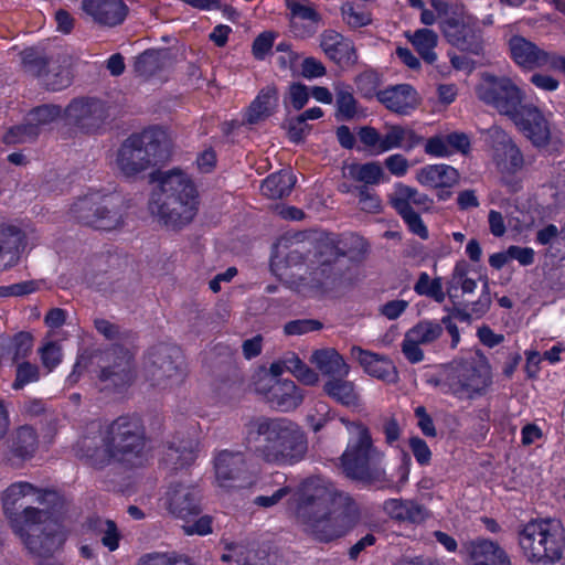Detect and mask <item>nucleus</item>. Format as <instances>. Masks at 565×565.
Returning <instances> with one entry per match:
<instances>
[{
	"label": "nucleus",
	"instance_id": "nucleus-54",
	"mask_svg": "<svg viewBox=\"0 0 565 565\" xmlns=\"http://www.w3.org/2000/svg\"><path fill=\"white\" fill-rule=\"evenodd\" d=\"M226 547L232 552L233 562L237 563L238 565H269L268 555L266 553H263L260 563H253L252 556H258L256 550H249L247 546L238 543H232Z\"/></svg>",
	"mask_w": 565,
	"mask_h": 565
},
{
	"label": "nucleus",
	"instance_id": "nucleus-25",
	"mask_svg": "<svg viewBox=\"0 0 565 565\" xmlns=\"http://www.w3.org/2000/svg\"><path fill=\"white\" fill-rule=\"evenodd\" d=\"M509 50L514 63L530 71L548 66L553 54L521 35H513L509 40Z\"/></svg>",
	"mask_w": 565,
	"mask_h": 565
},
{
	"label": "nucleus",
	"instance_id": "nucleus-47",
	"mask_svg": "<svg viewBox=\"0 0 565 565\" xmlns=\"http://www.w3.org/2000/svg\"><path fill=\"white\" fill-rule=\"evenodd\" d=\"M444 328L441 324L430 320H423L411 328L406 334L420 345L435 342L441 334Z\"/></svg>",
	"mask_w": 565,
	"mask_h": 565
},
{
	"label": "nucleus",
	"instance_id": "nucleus-62",
	"mask_svg": "<svg viewBox=\"0 0 565 565\" xmlns=\"http://www.w3.org/2000/svg\"><path fill=\"white\" fill-rule=\"evenodd\" d=\"M42 364L49 370L52 371L56 367L62 360V349L61 345L56 342H47L40 350Z\"/></svg>",
	"mask_w": 565,
	"mask_h": 565
},
{
	"label": "nucleus",
	"instance_id": "nucleus-17",
	"mask_svg": "<svg viewBox=\"0 0 565 565\" xmlns=\"http://www.w3.org/2000/svg\"><path fill=\"white\" fill-rule=\"evenodd\" d=\"M441 30L447 41L460 51L475 55L482 52V28L478 18L471 14L447 18L443 22Z\"/></svg>",
	"mask_w": 565,
	"mask_h": 565
},
{
	"label": "nucleus",
	"instance_id": "nucleus-38",
	"mask_svg": "<svg viewBox=\"0 0 565 565\" xmlns=\"http://www.w3.org/2000/svg\"><path fill=\"white\" fill-rule=\"evenodd\" d=\"M323 392L344 407L355 409L361 405V398L353 382L343 380V377L329 379L323 384Z\"/></svg>",
	"mask_w": 565,
	"mask_h": 565
},
{
	"label": "nucleus",
	"instance_id": "nucleus-5",
	"mask_svg": "<svg viewBox=\"0 0 565 565\" xmlns=\"http://www.w3.org/2000/svg\"><path fill=\"white\" fill-rule=\"evenodd\" d=\"M170 157V140L167 132L158 127L145 129L128 137L117 153L120 172L132 178L167 161Z\"/></svg>",
	"mask_w": 565,
	"mask_h": 565
},
{
	"label": "nucleus",
	"instance_id": "nucleus-45",
	"mask_svg": "<svg viewBox=\"0 0 565 565\" xmlns=\"http://www.w3.org/2000/svg\"><path fill=\"white\" fill-rule=\"evenodd\" d=\"M437 34L429 29H419L409 36V41L416 47L420 57L433 64L437 60L434 49L437 45Z\"/></svg>",
	"mask_w": 565,
	"mask_h": 565
},
{
	"label": "nucleus",
	"instance_id": "nucleus-46",
	"mask_svg": "<svg viewBox=\"0 0 565 565\" xmlns=\"http://www.w3.org/2000/svg\"><path fill=\"white\" fill-rule=\"evenodd\" d=\"M43 85L50 90L57 92L68 87L72 83V74L67 66L52 61L42 78Z\"/></svg>",
	"mask_w": 565,
	"mask_h": 565
},
{
	"label": "nucleus",
	"instance_id": "nucleus-35",
	"mask_svg": "<svg viewBox=\"0 0 565 565\" xmlns=\"http://www.w3.org/2000/svg\"><path fill=\"white\" fill-rule=\"evenodd\" d=\"M383 509L391 519L399 522L420 523L427 518V510L413 500L388 499Z\"/></svg>",
	"mask_w": 565,
	"mask_h": 565
},
{
	"label": "nucleus",
	"instance_id": "nucleus-39",
	"mask_svg": "<svg viewBox=\"0 0 565 565\" xmlns=\"http://www.w3.org/2000/svg\"><path fill=\"white\" fill-rule=\"evenodd\" d=\"M170 65L169 53L164 50H148L140 54L134 68L138 76L150 78L160 74Z\"/></svg>",
	"mask_w": 565,
	"mask_h": 565
},
{
	"label": "nucleus",
	"instance_id": "nucleus-51",
	"mask_svg": "<svg viewBox=\"0 0 565 565\" xmlns=\"http://www.w3.org/2000/svg\"><path fill=\"white\" fill-rule=\"evenodd\" d=\"M354 84L362 97L366 99L374 96L377 97L380 92L379 87L381 86V76L375 71H365L355 77Z\"/></svg>",
	"mask_w": 565,
	"mask_h": 565
},
{
	"label": "nucleus",
	"instance_id": "nucleus-44",
	"mask_svg": "<svg viewBox=\"0 0 565 565\" xmlns=\"http://www.w3.org/2000/svg\"><path fill=\"white\" fill-rule=\"evenodd\" d=\"M335 90V117L339 120H351L358 114V102L353 96L351 86L337 84Z\"/></svg>",
	"mask_w": 565,
	"mask_h": 565
},
{
	"label": "nucleus",
	"instance_id": "nucleus-11",
	"mask_svg": "<svg viewBox=\"0 0 565 565\" xmlns=\"http://www.w3.org/2000/svg\"><path fill=\"white\" fill-rule=\"evenodd\" d=\"M339 244L330 239L319 245L310 269V280L315 287L332 289L345 277L349 263L347 252Z\"/></svg>",
	"mask_w": 565,
	"mask_h": 565
},
{
	"label": "nucleus",
	"instance_id": "nucleus-7",
	"mask_svg": "<svg viewBox=\"0 0 565 565\" xmlns=\"http://www.w3.org/2000/svg\"><path fill=\"white\" fill-rule=\"evenodd\" d=\"M102 440L109 458L129 466L141 463L147 438L138 418L118 417L107 426Z\"/></svg>",
	"mask_w": 565,
	"mask_h": 565
},
{
	"label": "nucleus",
	"instance_id": "nucleus-1",
	"mask_svg": "<svg viewBox=\"0 0 565 565\" xmlns=\"http://www.w3.org/2000/svg\"><path fill=\"white\" fill-rule=\"evenodd\" d=\"M294 515L311 539L331 543L360 523L361 508L349 492L324 478L311 477L299 487Z\"/></svg>",
	"mask_w": 565,
	"mask_h": 565
},
{
	"label": "nucleus",
	"instance_id": "nucleus-12",
	"mask_svg": "<svg viewBox=\"0 0 565 565\" xmlns=\"http://www.w3.org/2000/svg\"><path fill=\"white\" fill-rule=\"evenodd\" d=\"M182 352L177 347L159 345L149 353L147 380L153 387L171 388L182 383L185 374Z\"/></svg>",
	"mask_w": 565,
	"mask_h": 565
},
{
	"label": "nucleus",
	"instance_id": "nucleus-27",
	"mask_svg": "<svg viewBox=\"0 0 565 565\" xmlns=\"http://www.w3.org/2000/svg\"><path fill=\"white\" fill-rule=\"evenodd\" d=\"M388 202L398 215L413 211H429L434 204L427 194L401 182L396 183L388 194Z\"/></svg>",
	"mask_w": 565,
	"mask_h": 565
},
{
	"label": "nucleus",
	"instance_id": "nucleus-4",
	"mask_svg": "<svg viewBox=\"0 0 565 565\" xmlns=\"http://www.w3.org/2000/svg\"><path fill=\"white\" fill-rule=\"evenodd\" d=\"M437 385L444 394L460 401L483 396L492 385L489 361L479 350L455 360L444 370Z\"/></svg>",
	"mask_w": 565,
	"mask_h": 565
},
{
	"label": "nucleus",
	"instance_id": "nucleus-28",
	"mask_svg": "<svg viewBox=\"0 0 565 565\" xmlns=\"http://www.w3.org/2000/svg\"><path fill=\"white\" fill-rule=\"evenodd\" d=\"M198 440L184 435H175L168 441L163 455V463L171 470L182 469L194 462L198 452Z\"/></svg>",
	"mask_w": 565,
	"mask_h": 565
},
{
	"label": "nucleus",
	"instance_id": "nucleus-22",
	"mask_svg": "<svg viewBox=\"0 0 565 565\" xmlns=\"http://www.w3.org/2000/svg\"><path fill=\"white\" fill-rule=\"evenodd\" d=\"M167 507L175 518L188 521L201 514V492L190 484L177 483L167 492Z\"/></svg>",
	"mask_w": 565,
	"mask_h": 565
},
{
	"label": "nucleus",
	"instance_id": "nucleus-55",
	"mask_svg": "<svg viewBox=\"0 0 565 565\" xmlns=\"http://www.w3.org/2000/svg\"><path fill=\"white\" fill-rule=\"evenodd\" d=\"M40 377L39 367L29 362L19 363L15 372V380L12 383V388L21 390L29 383L36 382Z\"/></svg>",
	"mask_w": 565,
	"mask_h": 565
},
{
	"label": "nucleus",
	"instance_id": "nucleus-53",
	"mask_svg": "<svg viewBox=\"0 0 565 565\" xmlns=\"http://www.w3.org/2000/svg\"><path fill=\"white\" fill-rule=\"evenodd\" d=\"M139 565H193L186 557L175 552L151 553L142 556Z\"/></svg>",
	"mask_w": 565,
	"mask_h": 565
},
{
	"label": "nucleus",
	"instance_id": "nucleus-41",
	"mask_svg": "<svg viewBox=\"0 0 565 565\" xmlns=\"http://www.w3.org/2000/svg\"><path fill=\"white\" fill-rule=\"evenodd\" d=\"M278 102V89L274 85L263 88L254 102L250 104L246 119L249 124H257L269 117Z\"/></svg>",
	"mask_w": 565,
	"mask_h": 565
},
{
	"label": "nucleus",
	"instance_id": "nucleus-29",
	"mask_svg": "<svg viewBox=\"0 0 565 565\" xmlns=\"http://www.w3.org/2000/svg\"><path fill=\"white\" fill-rule=\"evenodd\" d=\"M287 8L290 11V31L295 36L305 39L313 35L318 31L321 15L312 6L288 1Z\"/></svg>",
	"mask_w": 565,
	"mask_h": 565
},
{
	"label": "nucleus",
	"instance_id": "nucleus-50",
	"mask_svg": "<svg viewBox=\"0 0 565 565\" xmlns=\"http://www.w3.org/2000/svg\"><path fill=\"white\" fill-rule=\"evenodd\" d=\"M331 407L324 401H316L306 416L308 425L315 433L321 430L330 420L333 419Z\"/></svg>",
	"mask_w": 565,
	"mask_h": 565
},
{
	"label": "nucleus",
	"instance_id": "nucleus-36",
	"mask_svg": "<svg viewBox=\"0 0 565 565\" xmlns=\"http://www.w3.org/2000/svg\"><path fill=\"white\" fill-rule=\"evenodd\" d=\"M39 448V435L31 425H22L13 430L10 438V451L21 460L31 459Z\"/></svg>",
	"mask_w": 565,
	"mask_h": 565
},
{
	"label": "nucleus",
	"instance_id": "nucleus-30",
	"mask_svg": "<svg viewBox=\"0 0 565 565\" xmlns=\"http://www.w3.org/2000/svg\"><path fill=\"white\" fill-rule=\"evenodd\" d=\"M267 402L279 412H291L303 402L302 391L290 380H276L266 393Z\"/></svg>",
	"mask_w": 565,
	"mask_h": 565
},
{
	"label": "nucleus",
	"instance_id": "nucleus-48",
	"mask_svg": "<svg viewBox=\"0 0 565 565\" xmlns=\"http://www.w3.org/2000/svg\"><path fill=\"white\" fill-rule=\"evenodd\" d=\"M414 291L419 296H425L435 300L438 303L444 302L446 295L443 290V281L440 277L434 279L423 271L419 274L417 281L414 285Z\"/></svg>",
	"mask_w": 565,
	"mask_h": 565
},
{
	"label": "nucleus",
	"instance_id": "nucleus-31",
	"mask_svg": "<svg viewBox=\"0 0 565 565\" xmlns=\"http://www.w3.org/2000/svg\"><path fill=\"white\" fill-rule=\"evenodd\" d=\"M377 99L388 110L398 115H408L419 104L416 90L408 84H399L380 90Z\"/></svg>",
	"mask_w": 565,
	"mask_h": 565
},
{
	"label": "nucleus",
	"instance_id": "nucleus-49",
	"mask_svg": "<svg viewBox=\"0 0 565 565\" xmlns=\"http://www.w3.org/2000/svg\"><path fill=\"white\" fill-rule=\"evenodd\" d=\"M87 525L95 533L103 534L102 543L108 547L109 551H115L118 547L119 535L114 521L92 518L88 520Z\"/></svg>",
	"mask_w": 565,
	"mask_h": 565
},
{
	"label": "nucleus",
	"instance_id": "nucleus-24",
	"mask_svg": "<svg viewBox=\"0 0 565 565\" xmlns=\"http://www.w3.org/2000/svg\"><path fill=\"white\" fill-rule=\"evenodd\" d=\"M149 209L167 227L180 230L194 220L199 210V198L171 201Z\"/></svg>",
	"mask_w": 565,
	"mask_h": 565
},
{
	"label": "nucleus",
	"instance_id": "nucleus-59",
	"mask_svg": "<svg viewBox=\"0 0 565 565\" xmlns=\"http://www.w3.org/2000/svg\"><path fill=\"white\" fill-rule=\"evenodd\" d=\"M395 148H403V127L392 125L386 127V132L381 135L380 151L386 152Z\"/></svg>",
	"mask_w": 565,
	"mask_h": 565
},
{
	"label": "nucleus",
	"instance_id": "nucleus-9",
	"mask_svg": "<svg viewBox=\"0 0 565 565\" xmlns=\"http://www.w3.org/2000/svg\"><path fill=\"white\" fill-rule=\"evenodd\" d=\"M475 90L479 100L510 120L527 103L526 93L508 76L483 74Z\"/></svg>",
	"mask_w": 565,
	"mask_h": 565
},
{
	"label": "nucleus",
	"instance_id": "nucleus-34",
	"mask_svg": "<svg viewBox=\"0 0 565 565\" xmlns=\"http://www.w3.org/2000/svg\"><path fill=\"white\" fill-rule=\"evenodd\" d=\"M460 174L457 169L448 164H428L420 168L416 180L429 188H452L459 182Z\"/></svg>",
	"mask_w": 565,
	"mask_h": 565
},
{
	"label": "nucleus",
	"instance_id": "nucleus-15",
	"mask_svg": "<svg viewBox=\"0 0 565 565\" xmlns=\"http://www.w3.org/2000/svg\"><path fill=\"white\" fill-rule=\"evenodd\" d=\"M135 377L132 353L119 344L105 350L102 356L99 381L102 390L120 391Z\"/></svg>",
	"mask_w": 565,
	"mask_h": 565
},
{
	"label": "nucleus",
	"instance_id": "nucleus-42",
	"mask_svg": "<svg viewBox=\"0 0 565 565\" xmlns=\"http://www.w3.org/2000/svg\"><path fill=\"white\" fill-rule=\"evenodd\" d=\"M296 178L289 170H281L268 175L262 183V193L269 199H281L291 193Z\"/></svg>",
	"mask_w": 565,
	"mask_h": 565
},
{
	"label": "nucleus",
	"instance_id": "nucleus-52",
	"mask_svg": "<svg viewBox=\"0 0 565 565\" xmlns=\"http://www.w3.org/2000/svg\"><path fill=\"white\" fill-rule=\"evenodd\" d=\"M53 60H49L43 55L38 54L33 50H25L22 53V64L26 73L32 76L43 78V75L50 67Z\"/></svg>",
	"mask_w": 565,
	"mask_h": 565
},
{
	"label": "nucleus",
	"instance_id": "nucleus-2",
	"mask_svg": "<svg viewBox=\"0 0 565 565\" xmlns=\"http://www.w3.org/2000/svg\"><path fill=\"white\" fill-rule=\"evenodd\" d=\"M246 431L250 440L263 437V444L256 451L268 463L292 465L300 461L308 450L303 430L288 418H254L246 424Z\"/></svg>",
	"mask_w": 565,
	"mask_h": 565
},
{
	"label": "nucleus",
	"instance_id": "nucleus-63",
	"mask_svg": "<svg viewBox=\"0 0 565 565\" xmlns=\"http://www.w3.org/2000/svg\"><path fill=\"white\" fill-rule=\"evenodd\" d=\"M275 33L266 31L260 33L253 42L252 53L256 60H264L266 55L270 52L274 41Z\"/></svg>",
	"mask_w": 565,
	"mask_h": 565
},
{
	"label": "nucleus",
	"instance_id": "nucleus-58",
	"mask_svg": "<svg viewBox=\"0 0 565 565\" xmlns=\"http://www.w3.org/2000/svg\"><path fill=\"white\" fill-rule=\"evenodd\" d=\"M343 20L351 28H361L371 22L370 14L363 10H358L353 3L347 2L341 8Z\"/></svg>",
	"mask_w": 565,
	"mask_h": 565
},
{
	"label": "nucleus",
	"instance_id": "nucleus-37",
	"mask_svg": "<svg viewBox=\"0 0 565 565\" xmlns=\"http://www.w3.org/2000/svg\"><path fill=\"white\" fill-rule=\"evenodd\" d=\"M23 241L24 233L19 227L0 224V262L3 268L17 263Z\"/></svg>",
	"mask_w": 565,
	"mask_h": 565
},
{
	"label": "nucleus",
	"instance_id": "nucleus-32",
	"mask_svg": "<svg viewBox=\"0 0 565 565\" xmlns=\"http://www.w3.org/2000/svg\"><path fill=\"white\" fill-rule=\"evenodd\" d=\"M320 46L330 60L341 66L353 65L358 61L352 42L333 30H326L321 33Z\"/></svg>",
	"mask_w": 565,
	"mask_h": 565
},
{
	"label": "nucleus",
	"instance_id": "nucleus-19",
	"mask_svg": "<svg viewBox=\"0 0 565 565\" xmlns=\"http://www.w3.org/2000/svg\"><path fill=\"white\" fill-rule=\"evenodd\" d=\"M62 116L57 105L45 104L30 110L21 125L10 128L3 136L8 145L35 140L52 122Z\"/></svg>",
	"mask_w": 565,
	"mask_h": 565
},
{
	"label": "nucleus",
	"instance_id": "nucleus-64",
	"mask_svg": "<svg viewBox=\"0 0 565 565\" xmlns=\"http://www.w3.org/2000/svg\"><path fill=\"white\" fill-rule=\"evenodd\" d=\"M36 289L38 284L33 280L0 286V298L25 296L34 292Z\"/></svg>",
	"mask_w": 565,
	"mask_h": 565
},
{
	"label": "nucleus",
	"instance_id": "nucleus-43",
	"mask_svg": "<svg viewBox=\"0 0 565 565\" xmlns=\"http://www.w3.org/2000/svg\"><path fill=\"white\" fill-rule=\"evenodd\" d=\"M350 179L362 182L363 185H376L384 178V170L380 162L351 163L347 167Z\"/></svg>",
	"mask_w": 565,
	"mask_h": 565
},
{
	"label": "nucleus",
	"instance_id": "nucleus-14",
	"mask_svg": "<svg viewBox=\"0 0 565 565\" xmlns=\"http://www.w3.org/2000/svg\"><path fill=\"white\" fill-rule=\"evenodd\" d=\"M483 134L492 149L493 163L503 179L511 178L523 170L524 154L505 130L494 125Z\"/></svg>",
	"mask_w": 565,
	"mask_h": 565
},
{
	"label": "nucleus",
	"instance_id": "nucleus-57",
	"mask_svg": "<svg viewBox=\"0 0 565 565\" xmlns=\"http://www.w3.org/2000/svg\"><path fill=\"white\" fill-rule=\"evenodd\" d=\"M322 328V322L316 319H298L285 324L284 331L287 335H301L308 332L318 331Z\"/></svg>",
	"mask_w": 565,
	"mask_h": 565
},
{
	"label": "nucleus",
	"instance_id": "nucleus-10",
	"mask_svg": "<svg viewBox=\"0 0 565 565\" xmlns=\"http://www.w3.org/2000/svg\"><path fill=\"white\" fill-rule=\"evenodd\" d=\"M71 215L78 223L100 231L117 230L124 224L122 213L116 199L98 193L79 198L72 205Z\"/></svg>",
	"mask_w": 565,
	"mask_h": 565
},
{
	"label": "nucleus",
	"instance_id": "nucleus-13",
	"mask_svg": "<svg viewBox=\"0 0 565 565\" xmlns=\"http://www.w3.org/2000/svg\"><path fill=\"white\" fill-rule=\"evenodd\" d=\"M213 465L216 480L223 488H247L255 481L253 463L243 451L220 450L214 456Z\"/></svg>",
	"mask_w": 565,
	"mask_h": 565
},
{
	"label": "nucleus",
	"instance_id": "nucleus-3",
	"mask_svg": "<svg viewBox=\"0 0 565 565\" xmlns=\"http://www.w3.org/2000/svg\"><path fill=\"white\" fill-rule=\"evenodd\" d=\"M350 435L347 448L340 457L345 477L364 486L384 488L388 484L385 454L374 444L370 429L360 422L341 418Z\"/></svg>",
	"mask_w": 565,
	"mask_h": 565
},
{
	"label": "nucleus",
	"instance_id": "nucleus-23",
	"mask_svg": "<svg viewBox=\"0 0 565 565\" xmlns=\"http://www.w3.org/2000/svg\"><path fill=\"white\" fill-rule=\"evenodd\" d=\"M81 9L92 22L107 28L122 24L129 13L122 0H82Z\"/></svg>",
	"mask_w": 565,
	"mask_h": 565
},
{
	"label": "nucleus",
	"instance_id": "nucleus-20",
	"mask_svg": "<svg viewBox=\"0 0 565 565\" xmlns=\"http://www.w3.org/2000/svg\"><path fill=\"white\" fill-rule=\"evenodd\" d=\"M66 120L83 132H96L108 118L105 103L92 97L73 99L64 110Z\"/></svg>",
	"mask_w": 565,
	"mask_h": 565
},
{
	"label": "nucleus",
	"instance_id": "nucleus-21",
	"mask_svg": "<svg viewBox=\"0 0 565 565\" xmlns=\"http://www.w3.org/2000/svg\"><path fill=\"white\" fill-rule=\"evenodd\" d=\"M511 121L533 147L545 149L551 145V124L535 104L527 102Z\"/></svg>",
	"mask_w": 565,
	"mask_h": 565
},
{
	"label": "nucleus",
	"instance_id": "nucleus-26",
	"mask_svg": "<svg viewBox=\"0 0 565 565\" xmlns=\"http://www.w3.org/2000/svg\"><path fill=\"white\" fill-rule=\"evenodd\" d=\"M351 355L359 361L369 375L386 383H395L398 380L396 367L386 355L373 353L360 347H352Z\"/></svg>",
	"mask_w": 565,
	"mask_h": 565
},
{
	"label": "nucleus",
	"instance_id": "nucleus-16",
	"mask_svg": "<svg viewBox=\"0 0 565 565\" xmlns=\"http://www.w3.org/2000/svg\"><path fill=\"white\" fill-rule=\"evenodd\" d=\"M157 186L152 190L149 207L171 201L199 198L198 189L191 177L180 169L152 173Z\"/></svg>",
	"mask_w": 565,
	"mask_h": 565
},
{
	"label": "nucleus",
	"instance_id": "nucleus-33",
	"mask_svg": "<svg viewBox=\"0 0 565 565\" xmlns=\"http://www.w3.org/2000/svg\"><path fill=\"white\" fill-rule=\"evenodd\" d=\"M472 565H511L507 552L495 542L478 539L466 546Z\"/></svg>",
	"mask_w": 565,
	"mask_h": 565
},
{
	"label": "nucleus",
	"instance_id": "nucleus-56",
	"mask_svg": "<svg viewBox=\"0 0 565 565\" xmlns=\"http://www.w3.org/2000/svg\"><path fill=\"white\" fill-rule=\"evenodd\" d=\"M33 338L29 332H20L15 334L10 344V353L13 361H19L28 356L32 351Z\"/></svg>",
	"mask_w": 565,
	"mask_h": 565
},
{
	"label": "nucleus",
	"instance_id": "nucleus-61",
	"mask_svg": "<svg viewBox=\"0 0 565 565\" xmlns=\"http://www.w3.org/2000/svg\"><path fill=\"white\" fill-rule=\"evenodd\" d=\"M445 136L446 147L449 151V156L460 152L462 154H466L469 152L471 148L470 138L465 132L454 131Z\"/></svg>",
	"mask_w": 565,
	"mask_h": 565
},
{
	"label": "nucleus",
	"instance_id": "nucleus-6",
	"mask_svg": "<svg viewBox=\"0 0 565 565\" xmlns=\"http://www.w3.org/2000/svg\"><path fill=\"white\" fill-rule=\"evenodd\" d=\"M12 529L29 553L39 558L51 557L66 540L61 524L46 510L34 507H25L24 514L14 519Z\"/></svg>",
	"mask_w": 565,
	"mask_h": 565
},
{
	"label": "nucleus",
	"instance_id": "nucleus-60",
	"mask_svg": "<svg viewBox=\"0 0 565 565\" xmlns=\"http://www.w3.org/2000/svg\"><path fill=\"white\" fill-rule=\"evenodd\" d=\"M358 198L362 211L367 213H379L381 211L382 201L380 196L367 186L362 185L358 188Z\"/></svg>",
	"mask_w": 565,
	"mask_h": 565
},
{
	"label": "nucleus",
	"instance_id": "nucleus-8",
	"mask_svg": "<svg viewBox=\"0 0 565 565\" xmlns=\"http://www.w3.org/2000/svg\"><path fill=\"white\" fill-rule=\"evenodd\" d=\"M519 544L531 562H556L565 547L564 530L557 521H531L520 531Z\"/></svg>",
	"mask_w": 565,
	"mask_h": 565
},
{
	"label": "nucleus",
	"instance_id": "nucleus-40",
	"mask_svg": "<svg viewBox=\"0 0 565 565\" xmlns=\"http://www.w3.org/2000/svg\"><path fill=\"white\" fill-rule=\"evenodd\" d=\"M311 363L330 379L344 377L349 374V366L335 350H317L311 355Z\"/></svg>",
	"mask_w": 565,
	"mask_h": 565
},
{
	"label": "nucleus",
	"instance_id": "nucleus-18",
	"mask_svg": "<svg viewBox=\"0 0 565 565\" xmlns=\"http://www.w3.org/2000/svg\"><path fill=\"white\" fill-rule=\"evenodd\" d=\"M56 499V493L41 489L26 481L14 482L9 486L2 494L3 510L10 519L11 526L14 519L24 514L25 507L38 503L44 505Z\"/></svg>",
	"mask_w": 565,
	"mask_h": 565
}]
</instances>
